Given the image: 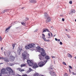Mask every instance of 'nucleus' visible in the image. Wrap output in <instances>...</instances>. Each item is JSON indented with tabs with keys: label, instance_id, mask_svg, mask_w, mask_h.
I'll use <instances>...</instances> for the list:
<instances>
[{
	"label": "nucleus",
	"instance_id": "obj_14",
	"mask_svg": "<svg viewBox=\"0 0 76 76\" xmlns=\"http://www.w3.org/2000/svg\"><path fill=\"white\" fill-rule=\"evenodd\" d=\"M37 50L38 52H40L41 50V47L39 46H38L37 47Z\"/></svg>",
	"mask_w": 76,
	"mask_h": 76
},
{
	"label": "nucleus",
	"instance_id": "obj_52",
	"mask_svg": "<svg viewBox=\"0 0 76 76\" xmlns=\"http://www.w3.org/2000/svg\"><path fill=\"white\" fill-rule=\"evenodd\" d=\"M34 49H31V51H34Z\"/></svg>",
	"mask_w": 76,
	"mask_h": 76
},
{
	"label": "nucleus",
	"instance_id": "obj_21",
	"mask_svg": "<svg viewBox=\"0 0 76 76\" xmlns=\"http://www.w3.org/2000/svg\"><path fill=\"white\" fill-rule=\"evenodd\" d=\"M42 38H43V39L45 41H46L47 39H46V38H45L44 37H42Z\"/></svg>",
	"mask_w": 76,
	"mask_h": 76
},
{
	"label": "nucleus",
	"instance_id": "obj_43",
	"mask_svg": "<svg viewBox=\"0 0 76 76\" xmlns=\"http://www.w3.org/2000/svg\"><path fill=\"white\" fill-rule=\"evenodd\" d=\"M72 74L73 75H75V73L74 72H72Z\"/></svg>",
	"mask_w": 76,
	"mask_h": 76
},
{
	"label": "nucleus",
	"instance_id": "obj_20",
	"mask_svg": "<svg viewBox=\"0 0 76 76\" xmlns=\"http://www.w3.org/2000/svg\"><path fill=\"white\" fill-rule=\"evenodd\" d=\"M26 65L24 64H21V65H20V67H24V66H25Z\"/></svg>",
	"mask_w": 76,
	"mask_h": 76
},
{
	"label": "nucleus",
	"instance_id": "obj_23",
	"mask_svg": "<svg viewBox=\"0 0 76 76\" xmlns=\"http://www.w3.org/2000/svg\"><path fill=\"white\" fill-rule=\"evenodd\" d=\"M68 54V57H70V58H72V56L70 54Z\"/></svg>",
	"mask_w": 76,
	"mask_h": 76
},
{
	"label": "nucleus",
	"instance_id": "obj_57",
	"mask_svg": "<svg viewBox=\"0 0 76 76\" xmlns=\"http://www.w3.org/2000/svg\"><path fill=\"white\" fill-rule=\"evenodd\" d=\"M1 57H0V59L1 60Z\"/></svg>",
	"mask_w": 76,
	"mask_h": 76
},
{
	"label": "nucleus",
	"instance_id": "obj_4",
	"mask_svg": "<svg viewBox=\"0 0 76 76\" xmlns=\"http://www.w3.org/2000/svg\"><path fill=\"white\" fill-rule=\"evenodd\" d=\"M29 57V55L26 52L24 51L22 54V57L23 59V60H25L27 58H28Z\"/></svg>",
	"mask_w": 76,
	"mask_h": 76
},
{
	"label": "nucleus",
	"instance_id": "obj_8",
	"mask_svg": "<svg viewBox=\"0 0 76 76\" xmlns=\"http://www.w3.org/2000/svg\"><path fill=\"white\" fill-rule=\"evenodd\" d=\"M46 23H48V22H50L51 20V19L50 17H48L47 18H46Z\"/></svg>",
	"mask_w": 76,
	"mask_h": 76
},
{
	"label": "nucleus",
	"instance_id": "obj_25",
	"mask_svg": "<svg viewBox=\"0 0 76 76\" xmlns=\"http://www.w3.org/2000/svg\"><path fill=\"white\" fill-rule=\"evenodd\" d=\"M63 64H64V65H65V66H67V64H66V63H65L64 62H63Z\"/></svg>",
	"mask_w": 76,
	"mask_h": 76
},
{
	"label": "nucleus",
	"instance_id": "obj_59",
	"mask_svg": "<svg viewBox=\"0 0 76 76\" xmlns=\"http://www.w3.org/2000/svg\"><path fill=\"white\" fill-rule=\"evenodd\" d=\"M65 31H67V29H66Z\"/></svg>",
	"mask_w": 76,
	"mask_h": 76
},
{
	"label": "nucleus",
	"instance_id": "obj_58",
	"mask_svg": "<svg viewBox=\"0 0 76 76\" xmlns=\"http://www.w3.org/2000/svg\"><path fill=\"white\" fill-rule=\"evenodd\" d=\"M75 59H76V56H75Z\"/></svg>",
	"mask_w": 76,
	"mask_h": 76
},
{
	"label": "nucleus",
	"instance_id": "obj_39",
	"mask_svg": "<svg viewBox=\"0 0 76 76\" xmlns=\"http://www.w3.org/2000/svg\"><path fill=\"white\" fill-rule=\"evenodd\" d=\"M60 45H62L63 44V43H62V42H60Z\"/></svg>",
	"mask_w": 76,
	"mask_h": 76
},
{
	"label": "nucleus",
	"instance_id": "obj_22",
	"mask_svg": "<svg viewBox=\"0 0 76 76\" xmlns=\"http://www.w3.org/2000/svg\"><path fill=\"white\" fill-rule=\"evenodd\" d=\"M12 49L13 50L14 48H15V44H12Z\"/></svg>",
	"mask_w": 76,
	"mask_h": 76
},
{
	"label": "nucleus",
	"instance_id": "obj_9",
	"mask_svg": "<svg viewBox=\"0 0 76 76\" xmlns=\"http://www.w3.org/2000/svg\"><path fill=\"white\" fill-rule=\"evenodd\" d=\"M49 73H50V75L51 76H57L56 75V74L55 73V72L53 71H51L49 72Z\"/></svg>",
	"mask_w": 76,
	"mask_h": 76
},
{
	"label": "nucleus",
	"instance_id": "obj_34",
	"mask_svg": "<svg viewBox=\"0 0 76 76\" xmlns=\"http://www.w3.org/2000/svg\"><path fill=\"white\" fill-rule=\"evenodd\" d=\"M69 67L71 69H73V68L72 67V66H69Z\"/></svg>",
	"mask_w": 76,
	"mask_h": 76
},
{
	"label": "nucleus",
	"instance_id": "obj_18",
	"mask_svg": "<svg viewBox=\"0 0 76 76\" xmlns=\"http://www.w3.org/2000/svg\"><path fill=\"white\" fill-rule=\"evenodd\" d=\"M11 27V26H9L8 28H7L6 30H5V31H7V30H9V29H10V27Z\"/></svg>",
	"mask_w": 76,
	"mask_h": 76
},
{
	"label": "nucleus",
	"instance_id": "obj_44",
	"mask_svg": "<svg viewBox=\"0 0 76 76\" xmlns=\"http://www.w3.org/2000/svg\"><path fill=\"white\" fill-rule=\"evenodd\" d=\"M67 36L68 38H70V36H69V35H67Z\"/></svg>",
	"mask_w": 76,
	"mask_h": 76
},
{
	"label": "nucleus",
	"instance_id": "obj_15",
	"mask_svg": "<svg viewBox=\"0 0 76 76\" xmlns=\"http://www.w3.org/2000/svg\"><path fill=\"white\" fill-rule=\"evenodd\" d=\"M4 61L5 62H9V59L7 58V57H5V59H4Z\"/></svg>",
	"mask_w": 76,
	"mask_h": 76
},
{
	"label": "nucleus",
	"instance_id": "obj_36",
	"mask_svg": "<svg viewBox=\"0 0 76 76\" xmlns=\"http://www.w3.org/2000/svg\"><path fill=\"white\" fill-rule=\"evenodd\" d=\"M42 37H45V34H42Z\"/></svg>",
	"mask_w": 76,
	"mask_h": 76
},
{
	"label": "nucleus",
	"instance_id": "obj_50",
	"mask_svg": "<svg viewBox=\"0 0 76 76\" xmlns=\"http://www.w3.org/2000/svg\"><path fill=\"white\" fill-rule=\"evenodd\" d=\"M58 41H59V42H60V39H58Z\"/></svg>",
	"mask_w": 76,
	"mask_h": 76
},
{
	"label": "nucleus",
	"instance_id": "obj_30",
	"mask_svg": "<svg viewBox=\"0 0 76 76\" xmlns=\"http://www.w3.org/2000/svg\"><path fill=\"white\" fill-rule=\"evenodd\" d=\"M38 31V29H36L35 30H34V32H37V31Z\"/></svg>",
	"mask_w": 76,
	"mask_h": 76
},
{
	"label": "nucleus",
	"instance_id": "obj_64",
	"mask_svg": "<svg viewBox=\"0 0 76 76\" xmlns=\"http://www.w3.org/2000/svg\"><path fill=\"white\" fill-rule=\"evenodd\" d=\"M75 75H76V73L75 74Z\"/></svg>",
	"mask_w": 76,
	"mask_h": 76
},
{
	"label": "nucleus",
	"instance_id": "obj_33",
	"mask_svg": "<svg viewBox=\"0 0 76 76\" xmlns=\"http://www.w3.org/2000/svg\"><path fill=\"white\" fill-rule=\"evenodd\" d=\"M46 30L45 28V29L43 30V32H46Z\"/></svg>",
	"mask_w": 76,
	"mask_h": 76
},
{
	"label": "nucleus",
	"instance_id": "obj_28",
	"mask_svg": "<svg viewBox=\"0 0 76 76\" xmlns=\"http://www.w3.org/2000/svg\"><path fill=\"white\" fill-rule=\"evenodd\" d=\"M37 3V1L35 0H34L33 1V3Z\"/></svg>",
	"mask_w": 76,
	"mask_h": 76
},
{
	"label": "nucleus",
	"instance_id": "obj_11",
	"mask_svg": "<svg viewBox=\"0 0 76 76\" xmlns=\"http://www.w3.org/2000/svg\"><path fill=\"white\" fill-rule=\"evenodd\" d=\"M76 11H75V10H71L70 12L69 13V15H72L73 13H75Z\"/></svg>",
	"mask_w": 76,
	"mask_h": 76
},
{
	"label": "nucleus",
	"instance_id": "obj_37",
	"mask_svg": "<svg viewBox=\"0 0 76 76\" xmlns=\"http://www.w3.org/2000/svg\"><path fill=\"white\" fill-rule=\"evenodd\" d=\"M46 41H47V42H49V41H50V39H48V40H46Z\"/></svg>",
	"mask_w": 76,
	"mask_h": 76
},
{
	"label": "nucleus",
	"instance_id": "obj_48",
	"mask_svg": "<svg viewBox=\"0 0 76 76\" xmlns=\"http://www.w3.org/2000/svg\"><path fill=\"white\" fill-rule=\"evenodd\" d=\"M55 39L56 41H57L58 40V39H57L56 38H55Z\"/></svg>",
	"mask_w": 76,
	"mask_h": 76
},
{
	"label": "nucleus",
	"instance_id": "obj_1",
	"mask_svg": "<svg viewBox=\"0 0 76 76\" xmlns=\"http://www.w3.org/2000/svg\"><path fill=\"white\" fill-rule=\"evenodd\" d=\"M1 73L3 75H13L14 76L15 73H14V71L12 70V69L10 67H6V69L5 68H2L1 69Z\"/></svg>",
	"mask_w": 76,
	"mask_h": 76
},
{
	"label": "nucleus",
	"instance_id": "obj_56",
	"mask_svg": "<svg viewBox=\"0 0 76 76\" xmlns=\"http://www.w3.org/2000/svg\"><path fill=\"white\" fill-rule=\"evenodd\" d=\"M1 50H3V48H1Z\"/></svg>",
	"mask_w": 76,
	"mask_h": 76
},
{
	"label": "nucleus",
	"instance_id": "obj_24",
	"mask_svg": "<svg viewBox=\"0 0 76 76\" xmlns=\"http://www.w3.org/2000/svg\"><path fill=\"white\" fill-rule=\"evenodd\" d=\"M34 0H30V3H33V2H34Z\"/></svg>",
	"mask_w": 76,
	"mask_h": 76
},
{
	"label": "nucleus",
	"instance_id": "obj_26",
	"mask_svg": "<svg viewBox=\"0 0 76 76\" xmlns=\"http://www.w3.org/2000/svg\"><path fill=\"white\" fill-rule=\"evenodd\" d=\"M64 76H68V74L67 73H65Z\"/></svg>",
	"mask_w": 76,
	"mask_h": 76
},
{
	"label": "nucleus",
	"instance_id": "obj_10",
	"mask_svg": "<svg viewBox=\"0 0 76 76\" xmlns=\"http://www.w3.org/2000/svg\"><path fill=\"white\" fill-rule=\"evenodd\" d=\"M44 14V16L45 19H46L49 17H50V16L48 15V14L47 12H45Z\"/></svg>",
	"mask_w": 76,
	"mask_h": 76
},
{
	"label": "nucleus",
	"instance_id": "obj_62",
	"mask_svg": "<svg viewBox=\"0 0 76 76\" xmlns=\"http://www.w3.org/2000/svg\"><path fill=\"white\" fill-rule=\"evenodd\" d=\"M75 22H76V19H75Z\"/></svg>",
	"mask_w": 76,
	"mask_h": 76
},
{
	"label": "nucleus",
	"instance_id": "obj_29",
	"mask_svg": "<svg viewBox=\"0 0 76 76\" xmlns=\"http://www.w3.org/2000/svg\"><path fill=\"white\" fill-rule=\"evenodd\" d=\"M21 24L23 25H25V23L23 22H22L21 23Z\"/></svg>",
	"mask_w": 76,
	"mask_h": 76
},
{
	"label": "nucleus",
	"instance_id": "obj_19",
	"mask_svg": "<svg viewBox=\"0 0 76 76\" xmlns=\"http://www.w3.org/2000/svg\"><path fill=\"white\" fill-rule=\"evenodd\" d=\"M39 74L37 73H36L34 75V76H38Z\"/></svg>",
	"mask_w": 76,
	"mask_h": 76
},
{
	"label": "nucleus",
	"instance_id": "obj_38",
	"mask_svg": "<svg viewBox=\"0 0 76 76\" xmlns=\"http://www.w3.org/2000/svg\"><path fill=\"white\" fill-rule=\"evenodd\" d=\"M28 76V75L26 74L23 75H22V76Z\"/></svg>",
	"mask_w": 76,
	"mask_h": 76
},
{
	"label": "nucleus",
	"instance_id": "obj_31",
	"mask_svg": "<svg viewBox=\"0 0 76 76\" xmlns=\"http://www.w3.org/2000/svg\"><path fill=\"white\" fill-rule=\"evenodd\" d=\"M7 10H4V11H3L2 13H4L5 12H7Z\"/></svg>",
	"mask_w": 76,
	"mask_h": 76
},
{
	"label": "nucleus",
	"instance_id": "obj_60",
	"mask_svg": "<svg viewBox=\"0 0 76 76\" xmlns=\"http://www.w3.org/2000/svg\"><path fill=\"white\" fill-rule=\"evenodd\" d=\"M48 38H50V37H48Z\"/></svg>",
	"mask_w": 76,
	"mask_h": 76
},
{
	"label": "nucleus",
	"instance_id": "obj_51",
	"mask_svg": "<svg viewBox=\"0 0 76 76\" xmlns=\"http://www.w3.org/2000/svg\"><path fill=\"white\" fill-rule=\"evenodd\" d=\"M52 58H55V57H54V56H52Z\"/></svg>",
	"mask_w": 76,
	"mask_h": 76
},
{
	"label": "nucleus",
	"instance_id": "obj_46",
	"mask_svg": "<svg viewBox=\"0 0 76 76\" xmlns=\"http://www.w3.org/2000/svg\"><path fill=\"white\" fill-rule=\"evenodd\" d=\"M48 35L49 36V37H51V35H50V33H48Z\"/></svg>",
	"mask_w": 76,
	"mask_h": 76
},
{
	"label": "nucleus",
	"instance_id": "obj_5",
	"mask_svg": "<svg viewBox=\"0 0 76 76\" xmlns=\"http://www.w3.org/2000/svg\"><path fill=\"white\" fill-rule=\"evenodd\" d=\"M34 47H35V45L33 43L28 45L25 46V48L26 50H28V49H29V48H34Z\"/></svg>",
	"mask_w": 76,
	"mask_h": 76
},
{
	"label": "nucleus",
	"instance_id": "obj_49",
	"mask_svg": "<svg viewBox=\"0 0 76 76\" xmlns=\"http://www.w3.org/2000/svg\"><path fill=\"white\" fill-rule=\"evenodd\" d=\"M51 35L52 37H53V34H52V33H51Z\"/></svg>",
	"mask_w": 76,
	"mask_h": 76
},
{
	"label": "nucleus",
	"instance_id": "obj_6",
	"mask_svg": "<svg viewBox=\"0 0 76 76\" xmlns=\"http://www.w3.org/2000/svg\"><path fill=\"white\" fill-rule=\"evenodd\" d=\"M48 60H45L44 62L41 61L38 64V65L39 67H42L46 64V63L47 62Z\"/></svg>",
	"mask_w": 76,
	"mask_h": 76
},
{
	"label": "nucleus",
	"instance_id": "obj_27",
	"mask_svg": "<svg viewBox=\"0 0 76 76\" xmlns=\"http://www.w3.org/2000/svg\"><path fill=\"white\" fill-rule=\"evenodd\" d=\"M46 30L47 31V32H50V31H49V29H47V28H46Z\"/></svg>",
	"mask_w": 76,
	"mask_h": 76
},
{
	"label": "nucleus",
	"instance_id": "obj_55",
	"mask_svg": "<svg viewBox=\"0 0 76 76\" xmlns=\"http://www.w3.org/2000/svg\"><path fill=\"white\" fill-rule=\"evenodd\" d=\"M56 34L54 35H53V37H54L56 36Z\"/></svg>",
	"mask_w": 76,
	"mask_h": 76
},
{
	"label": "nucleus",
	"instance_id": "obj_53",
	"mask_svg": "<svg viewBox=\"0 0 76 76\" xmlns=\"http://www.w3.org/2000/svg\"><path fill=\"white\" fill-rule=\"evenodd\" d=\"M0 76H2V75H1V74L0 73Z\"/></svg>",
	"mask_w": 76,
	"mask_h": 76
},
{
	"label": "nucleus",
	"instance_id": "obj_2",
	"mask_svg": "<svg viewBox=\"0 0 76 76\" xmlns=\"http://www.w3.org/2000/svg\"><path fill=\"white\" fill-rule=\"evenodd\" d=\"M42 52H41V54L39 55V58L40 60H44V59H47V60H50V57L48 56H46V53L45 50L43 48L41 49Z\"/></svg>",
	"mask_w": 76,
	"mask_h": 76
},
{
	"label": "nucleus",
	"instance_id": "obj_45",
	"mask_svg": "<svg viewBox=\"0 0 76 76\" xmlns=\"http://www.w3.org/2000/svg\"><path fill=\"white\" fill-rule=\"evenodd\" d=\"M69 72H70V73H69L70 74V73H71V70H70V69H69Z\"/></svg>",
	"mask_w": 76,
	"mask_h": 76
},
{
	"label": "nucleus",
	"instance_id": "obj_42",
	"mask_svg": "<svg viewBox=\"0 0 76 76\" xmlns=\"http://www.w3.org/2000/svg\"><path fill=\"white\" fill-rule=\"evenodd\" d=\"M0 41H2V38L1 37H0Z\"/></svg>",
	"mask_w": 76,
	"mask_h": 76
},
{
	"label": "nucleus",
	"instance_id": "obj_7",
	"mask_svg": "<svg viewBox=\"0 0 76 76\" xmlns=\"http://www.w3.org/2000/svg\"><path fill=\"white\" fill-rule=\"evenodd\" d=\"M22 48H23L22 46H20L18 48V55H20V52H21L22 50Z\"/></svg>",
	"mask_w": 76,
	"mask_h": 76
},
{
	"label": "nucleus",
	"instance_id": "obj_13",
	"mask_svg": "<svg viewBox=\"0 0 76 76\" xmlns=\"http://www.w3.org/2000/svg\"><path fill=\"white\" fill-rule=\"evenodd\" d=\"M10 59L11 61H13L15 60V57L13 56H11L10 57Z\"/></svg>",
	"mask_w": 76,
	"mask_h": 76
},
{
	"label": "nucleus",
	"instance_id": "obj_12",
	"mask_svg": "<svg viewBox=\"0 0 76 76\" xmlns=\"http://www.w3.org/2000/svg\"><path fill=\"white\" fill-rule=\"evenodd\" d=\"M53 70H54L53 66L52 65L50 66L49 68V70H50V71H53Z\"/></svg>",
	"mask_w": 76,
	"mask_h": 76
},
{
	"label": "nucleus",
	"instance_id": "obj_32",
	"mask_svg": "<svg viewBox=\"0 0 76 76\" xmlns=\"http://www.w3.org/2000/svg\"><path fill=\"white\" fill-rule=\"evenodd\" d=\"M13 65H14V64L13 63H11L10 64V66H13Z\"/></svg>",
	"mask_w": 76,
	"mask_h": 76
},
{
	"label": "nucleus",
	"instance_id": "obj_35",
	"mask_svg": "<svg viewBox=\"0 0 76 76\" xmlns=\"http://www.w3.org/2000/svg\"><path fill=\"white\" fill-rule=\"evenodd\" d=\"M1 59H2V60H4V59H5V57L4 58L3 57H1Z\"/></svg>",
	"mask_w": 76,
	"mask_h": 76
},
{
	"label": "nucleus",
	"instance_id": "obj_63",
	"mask_svg": "<svg viewBox=\"0 0 76 76\" xmlns=\"http://www.w3.org/2000/svg\"><path fill=\"white\" fill-rule=\"evenodd\" d=\"M16 28V29H17V28H18V27Z\"/></svg>",
	"mask_w": 76,
	"mask_h": 76
},
{
	"label": "nucleus",
	"instance_id": "obj_3",
	"mask_svg": "<svg viewBox=\"0 0 76 76\" xmlns=\"http://www.w3.org/2000/svg\"><path fill=\"white\" fill-rule=\"evenodd\" d=\"M27 62L29 66H32L33 65V69H35V68L38 67V65L37 64V63H34L33 61H31L29 60H27Z\"/></svg>",
	"mask_w": 76,
	"mask_h": 76
},
{
	"label": "nucleus",
	"instance_id": "obj_54",
	"mask_svg": "<svg viewBox=\"0 0 76 76\" xmlns=\"http://www.w3.org/2000/svg\"><path fill=\"white\" fill-rule=\"evenodd\" d=\"M24 8H25V7H23V8H22V9H24Z\"/></svg>",
	"mask_w": 76,
	"mask_h": 76
},
{
	"label": "nucleus",
	"instance_id": "obj_17",
	"mask_svg": "<svg viewBox=\"0 0 76 76\" xmlns=\"http://www.w3.org/2000/svg\"><path fill=\"white\" fill-rule=\"evenodd\" d=\"M21 68H19L18 69V70H19V71H20V72H21V71H24V70L23 69H21Z\"/></svg>",
	"mask_w": 76,
	"mask_h": 76
},
{
	"label": "nucleus",
	"instance_id": "obj_41",
	"mask_svg": "<svg viewBox=\"0 0 76 76\" xmlns=\"http://www.w3.org/2000/svg\"><path fill=\"white\" fill-rule=\"evenodd\" d=\"M69 4H72V1H71L69 2Z\"/></svg>",
	"mask_w": 76,
	"mask_h": 76
},
{
	"label": "nucleus",
	"instance_id": "obj_61",
	"mask_svg": "<svg viewBox=\"0 0 76 76\" xmlns=\"http://www.w3.org/2000/svg\"><path fill=\"white\" fill-rule=\"evenodd\" d=\"M54 64H56V62H54Z\"/></svg>",
	"mask_w": 76,
	"mask_h": 76
},
{
	"label": "nucleus",
	"instance_id": "obj_16",
	"mask_svg": "<svg viewBox=\"0 0 76 76\" xmlns=\"http://www.w3.org/2000/svg\"><path fill=\"white\" fill-rule=\"evenodd\" d=\"M32 71V70L31 69V68H29V70L26 72V73L28 74L29 73H30Z\"/></svg>",
	"mask_w": 76,
	"mask_h": 76
},
{
	"label": "nucleus",
	"instance_id": "obj_47",
	"mask_svg": "<svg viewBox=\"0 0 76 76\" xmlns=\"http://www.w3.org/2000/svg\"><path fill=\"white\" fill-rule=\"evenodd\" d=\"M62 20L63 21V22H64V19L63 18L62 19Z\"/></svg>",
	"mask_w": 76,
	"mask_h": 76
},
{
	"label": "nucleus",
	"instance_id": "obj_40",
	"mask_svg": "<svg viewBox=\"0 0 76 76\" xmlns=\"http://www.w3.org/2000/svg\"><path fill=\"white\" fill-rule=\"evenodd\" d=\"M28 18H26V19H25L26 21H27V20H28Z\"/></svg>",
	"mask_w": 76,
	"mask_h": 76
}]
</instances>
